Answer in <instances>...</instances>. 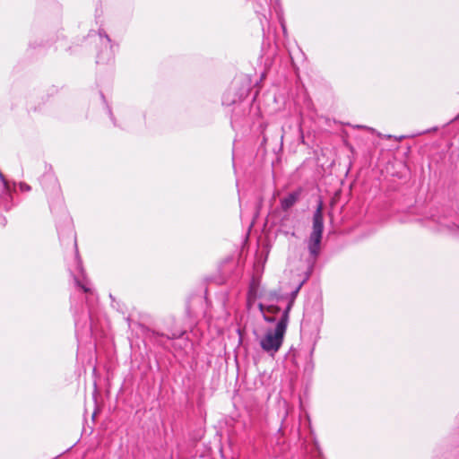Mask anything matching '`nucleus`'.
<instances>
[{
    "label": "nucleus",
    "mask_w": 459,
    "mask_h": 459,
    "mask_svg": "<svg viewBox=\"0 0 459 459\" xmlns=\"http://www.w3.org/2000/svg\"><path fill=\"white\" fill-rule=\"evenodd\" d=\"M76 283L78 286H80L82 288V290L84 291V292H90L91 290L89 287H87L85 284H81L78 281H76Z\"/></svg>",
    "instance_id": "obj_7"
},
{
    "label": "nucleus",
    "mask_w": 459,
    "mask_h": 459,
    "mask_svg": "<svg viewBox=\"0 0 459 459\" xmlns=\"http://www.w3.org/2000/svg\"><path fill=\"white\" fill-rule=\"evenodd\" d=\"M259 309L260 311L263 313L264 315V319L267 322H273L274 321V318L273 317H271V316H268L265 315V311L268 312V313H277L280 308L278 307H275V306H268V307H265L264 305L263 304H259Z\"/></svg>",
    "instance_id": "obj_5"
},
{
    "label": "nucleus",
    "mask_w": 459,
    "mask_h": 459,
    "mask_svg": "<svg viewBox=\"0 0 459 459\" xmlns=\"http://www.w3.org/2000/svg\"><path fill=\"white\" fill-rule=\"evenodd\" d=\"M301 284H299L291 293V299L286 309L282 313L280 320L277 322L274 329H268L260 338L259 344L264 351L273 356L281 347L284 335L289 324V314L293 305L294 299L299 291Z\"/></svg>",
    "instance_id": "obj_1"
},
{
    "label": "nucleus",
    "mask_w": 459,
    "mask_h": 459,
    "mask_svg": "<svg viewBox=\"0 0 459 459\" xmlns=\"http://www.w3.org/2000/svg\"><path fill=\"white\" fill-rule=\"evenodd\" d=\"M324 230L323 206L320 203L313 215V227L307 240V248L313 259H316L321 248L322 234Z\"/></svg>",
    "instance_id": "obj_2"
},
{
    "label": "nucleus",
    "mask_w": 459,
    "mask_h": 459,
    "mask_svg": "<svg viewBox=\"0 0 459 459\" xmlns=\"http://www.w3.org/2000/svg\"><path fill=\"white\" fill-rule=\"evenodd\" d=\"M301 189H298L290 193L286 197L281 200V208L283 211H288L299 201Z\"/></svg>",
    "instance_id": "obj_3"
},
{
    "label": "nucleus",
    "mask_w": 459,
    "mask_h": 459,
    "mask_svg": "<svg viewBox=\"0 0 459 459\" xmlns=\"http://www.w3.org/2000/svg\"><path fill=\"white\" fill-rule=\"evenodd\" d=\"M100 36L102 45H104L106 48H108L109 49L107 50L105 54L100 53L98 56L97 62L98 63L108 62L113 57V50H112V46L110 44V39L107 35L102 36L101 33L100 34Z\"/></svg>",
    "instance_id": "obj_4"
},
{
    "label": "nucleus",
    "mask_w": 459,
    "mask_h": 459,
    "mask_svg": "<svg viewBox=\"0 0 459 459\" xmlns=\"http://www.w3.org/2000/svg\"><path fill=\"white\" fill-rule=\"evenodd\" d=\"M20 189L22 191H30V186L29 185H27L26 183H20Z\"/></svg>",
    "instance_id": "obj_6"
},
{
    "label": "nucleus",
    "mask_w": 459,
    "mask_h": 459,
    "mask_svg": "<svg viewBox=\"0 0 459 459\" xmlns=\"http://www.w3.org/2000/svg\"><path fill=\"white\" fill-rule=\"evenodd\" d=\"M457 118H459V115H458Z\"/></svg>",
    "instance_id": "obj_8"
}]
</instances>
